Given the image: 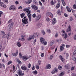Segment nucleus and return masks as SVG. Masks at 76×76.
Wrapping results in <instances>:
<instances>
[{"label": "nucleus", "mask_w": 76, "mask_h": 76, "mask_svg": "<svg viewBox=\"0 0 76 76\" xmlns=\"http://www.w3.org/2000/svg\"><path fill=\"white\" fill-rule=\"evenodd\" d=\"M23 11L24 12H26V13H28L27 15L28 16V15H31V11L29 10V9H26L25 8H24L23 9Z\"/></svg>", "instance_id": "1"}, {"label": "nucleus", "mask_w": 76, "mask_h": 76, "mask_svg": "<svg viewBox=\"0 0 76 76\" xmlns=\"http://www.w3.org/2000/svg\"><path fill=\"white\" fill-rule=\"evenodd\" d=\"M22 22L24 23L25 24H28V23H29L28 19L26 18V16L24 17L23 18V19H22Z\"/></svg>", "instance_id": "2"}, {"label": "nucleus", "mask_w": 76, "mask_h": 76, "mask_svg": "<svg viewBox=\"0 0 76 76\" xmlns=\"http://www.w3.org/2000/svg\"><path fill=\"white\" fill-rule=\"evenodd\" d=\"M9 10H12L13 11H15L16 10V7L14 5H12L9 8Z\"/></svg>", "instance_id": "3"}, {"label": "nucleus", "mask_w": 76, "mask_h": 76, "mask_svg": "<svg viewBox=\"0 0 76 76\" xmlns=\"http://www.w3.org/2000/svg\"><path fill=\"white\" fill-rule=\"evenodd\" d=\"M36 35V34L34 33V35L33 36H29V38H28L27 39L28 41H31V39H32L34 38L35 37L34 36V35Z\"/></svg>", "instance_id": "4"}, {"label": "nucleus", "mask_w": 76, "mask_h": 76, "mask_svg": "<svg viewBox=\"0 0 76 76\" xmlns=\"http://www.w3.org/2000/svg\"><path fill=\"white\" fill-rule=\"evenodd\" d=\"M31 8L32 9H34V10L35 11L38 10V7L35 6L34 5H31Z\"/></svg>", "instance_id": "5"}, {"label": "nucleus", "mask_w": 76, "mask_h": 76, "mask_svg": "<svg viewBox=\"0 0 76 76\" xmlns=\"http://www.w3.org/2000/svg\"><path fill=\"white\" fill-rule=\"evenodd\" d=\"M18 74L19 76H23L24 75V73H22V71L20 70L18 71Z\"/></svg>", "instance_id": "6"}, {"label": "nucleus", "mask_w": 76, "mask_h": 76, "mask_svg": "<svg viewBox=\"0 0 76 76\" xmlns=\"http://www.w3.org/2000/svg\"><path fill=\"white\" fill-rule=\"evenodd\" d=\"M22 58L24 61H26V60L28 59V56H24L22 57Z\"/></svg>", "instance_id": "7"}, {"label": "nucleus", "mask_w": 76, "mask_h": 76, "mask_svg": "<svg viewBox=\"0 0 76 76\" xmlns=\"http://www.w3.org/2000/svg\"><path fill=\"white\" fill-rule=\"evenodd\" d=\"M13 23H12L11 24H10L8 27V31H10V29H11V28L13 27Z\"/></svg>", "instance_id": "8"}, {"label": "nucleus", "mask_w": 76, "mask_h": 76, "mask_svg": "<svg viewBox=\"0 0 76 76\" xmlns=\"http://www.w3.org/2000/svg\"><path fill=\"white\" fill-rule=\"evenodd\" d=\"M0 5L1 6V7H2L6 8V5L5 4H4V3L3 2H0Z\"/></svg>", "instance_id": "9"}, {"label": "nucleus", "mask_w": 76, "mask_h": 76, "mask_svg": "<svg viewBox=\"0 0 76 76\" xmlns=\"http://www.w3.org/2000/svg\"><path fill=\"white\" fill-rule=\"evenodd\" d=\"M41 18V15H38L36 17V22H38Z\"/></svg>", "instance_id": "10"}, {"label": "nucleus", "mask_w": 76, "mask_h": 76, "mask_svg": "<svg viewBox=\"0 0 76 76\" xmlns=\"http://www.w3.org/2000/svg\"><path fill=\"white\" fill-rule=\"evenodd\" d=\"M42 26V23H38L37 24L36 27L37 28H40Z\"/></svg>", "instance_id": "11"}, {"label": "nucleus", "mask_w": 76, "mask_h": 76, "mask_svg": "<svg viewBox=\"0 0 76 76\" xmlns=\"http://www.w3.org/2000/svg\"><path fill=\"white\" fill-rule=\"evenodd\" d=\"M40 39L41 43L43 44L44 42V41H45V39L42 37H41L40 38Z\"/></svg>", "instance_id": "12"}, {"label": "nucleus", "mask_w": 76, "mask_h": 76, "mask_svg": "<svg viewBox=\"0 0 76 76\" xmlns=\"http://www.w3.org/2000/svg\"><path fill=\"white\" fill-rule=\"evenodd\" d=\"M25 3L27 4H30L32 2V0H25Z\"/></svg>", "instance_id": "13"}, {"label": "nucleus", "mask_w": 76, "mask_h": 76, "mask_svg": "<svg viewBox=\"0 0 76 76\" xmlns=\"http://www.w3.org/2000/svg\"><path fill=\"white\" fill-rule=\"evenodd\" d=\"M59 58L61 60L62 62H64V58H63V57L61 55H60L59 56Z\"/></svg>", "instance_id": "14"}, {"label": "nucleus", "mask_w": 76, "mask_h": 76, "mask_svg": "<svg viewBox=\"0 0 76 76\" xmlns=\"http://www.w3.org/2000/svg\"><path fill=\"white\" fill-rule=\"evenodd\" d=\"M56 19L55 18H53L52 21V23L53 25H54L56 23Z\"/></svg>", "instance_id": "15"}, {"label": "nucleus", "mask_w": 76, "mask_h": 76, "mask_svg": "<svg viewBox=\"0 0 76 76\" xmlns=\"http://www.w3.org/2000/svg\"><path fill=\"white\" fill-rule=\"evenodd\" d=\"M0 68L1 69H5V66L4 64H1L0 63Z\"/></svg>", "instance_id": "16"}, {"label": "nucleus", "mask_w": 76, "mask_h": 76, "mask_svg": "<svg viewBox=\"0 0 76 76\" xmlns=\"http://www.w3.org/2000/svg\"><path fill=\"white\" fill-rule=\"evenodd\" d=\"M18 54V50H17L16 51V53H12V56H17Z\"/></svg>", "instance_id": "17"}, {"label": "nucleus", "mask_w": 76, "mask_h": 76, "mask_svg": "<svg viewBox=\"0 0 76 76\" xmlns=\"http://www.w3.org/2000/svg\"><path fill=\"white\" fill-rule=\"evenodd\" d=\"M51 65L50 64H48L46 66V69H50L51 68Z\"/></svg>", "instance_id": "18"}, {"label": "nucleus", "mask_w": 76, "mask_h": 76, "mask_svg": "<svg viewBox=\"0 0 76 76\" xmlns=\"http://www.w3.org/2000/svg\"><path fill=\"white\" fill-rule=\"evenodd\" d=\"M47 15H48V16H50L51 18H53V15L51 13V12H48L47 13Z\"/></svg>", "instance_id": "19"}, {"label": "nucleus", "mask_w": 76, "mask_h": 76, "mask_svg": "<svg viewBox=\"0 0 76 76\" xmlns=\"http://www.w3.org/2000/svg\"><path fill=\"white\" fill-rule=\"evenodd\" d=\"M21 68L22 70H26L27 69V68L25 66H21Z\"/></svg>", "instance_id": "20"}, {"label": "nucleus", "mask_w": 76, "mask_h": 76, "mask_svg": "<svg viewBox=\"0 0 76 76\" xmlns=\"http://www.w3.org/2000/svg\"><path fill=\"white\" fill-rule=\"evenodd\" d=\"M60 2L58 3V4H57L56 6V9H58V8H59V7H60Z\"/></svg>", "instance_id": "21"}, {"label": "nucleus", "mask_w": 76, "mask_h": 76, "mask_svg": "<svg viewBox=\"0 0 76 76\" xmlns=\"http://www.w3.org/2000/svg\"><path fill=\"white\" fill-rule=\"evenodd\" d=\"M70 32L71 31V26H69L68 27V28L67 30V32Z\"/></svg>", "instance_id": "22"}, {"label": "nucleus", "mask_w": 76, "mask_h": 76, "mask_svg": "<svg viewBox=\"0 0 76 76\" xmlns=\"http://www.w3.org/2000/svg\"><path fill=\"white\" fill-rule=\"evenodd\" d=\"M28 16L29 18V22H31L32 21V20H31V15H28Z\"/></svg>", "instance_id": "23"}, {"label": "nucleus", "mask_w": 76, "mask_h": 76, "mask_svg": "<svg viewBox=\"0 0 76 76\" xmlns=\"http://www.w3.org/2000/svg\"><path fill=\"white\" fill-rule=\"evenodd\" d=\"M21 40L22 41H24L25 40V35H23L21 36Z\"/></svg>", "instance_id": "24"}, {"label": "nucleus", "mask_w": 76, "mask_h": 76, "mask_svg": "<svg viewBox=\"0 0 76 76\" xmlns=\"http://www.w3.org/2000/svg\"><path fill=\"white\" fill-rule=\"evenodd\" d=\"M66 9H67V11H68V12H71V10H70V9L69 8V7H66Z\"/></svg>", "instance_id": "25"}, {"label": "nucleus", "mask_w": 76, "mask_h": 76, "mask_svg": "<svg viewBox=\"0 0 76 76\" xmlns=\"http://www.w3.org/2000/svg\"><path fill=\"white\" fill-rule=\"evenodd\" d=\"M25 15V14L24 13H23L22 14H20V16L21 18H23Z\"/></svg>", "instance_id": "26"}, {"label": "nucleus", "mask_w": 76, "mask_h": 76, "mask_svg": "<svg viewBox=\"0 0 76 76\" xmlns=\"http://www.w3.org/2000/svg\"><path fill=\"white\" fill-rule=\"evenodd\" d=\"M32 73L34 75H37L38 74V72H37V71L35 70V71H33L32 72Z\"/></svg>", "instance_id": "27"}, {"label": "nucleus", "mask_w": 76, "mask_h": 76, "mask_svg": "<svg viewBox=\"0 0 76 76\" xmlns=\"http://www.w3.org/2000/svg\"><path fill=\"white\" fill-rule=\"evenodd\" d=\"M61 2L63 6H66V3H65V2H64V0H62Z\"/></svg>", "instance_id": "28"}, {"label": "nucleus", "mask_w": 76, "mask_h": 76, "mask_svg": "<svg viewBox=\"0 0 76 76\" xmlns=\"http://www.w3.org/2000/svg\"><path fill=\"white\" fill-rule=\"evenodd\" d=\"M60 51H63L64 50V47L62 46H61L60 47Z\"/></svg>", "instance_id": "29"}, {"label": "nucleus", "mask_w": 76, "mask_h": 76, "mask_svg": "<svg viewBox=\"0 0 76 76\" xmlns=\"http://www.w3.org/2000/svg\"><path fill=\"white\" fill-rule=\"evenodd\" d=\"M10 37V34L8 33L7 34V39H9V38Z\"/></svg>", "instance_id": "30"}, {"label": "nucleus", "mask_w": 76, "mask_h": 76, "mask_svg": "<svg viewBox=\"0 0 76 76\" xmlns=\"http://www.w3.org/2000/svg\"><path fill=\"white\" fill-rule=\"evenodd\" d=\"M17 45L18 47H19L21 46V44H20V42H18L17 43Z\"/></svg>", "instance_id": "31"}, {"label": "nucleus", "mask_w": 76, "mask_h": 76, "mask_svg": "<svg viewBox=\"0 0 76 76\" xmlns=\"http://www.w3.org/2000/svg\"><path fill=\"white\" fill-rule=\"evenodd\" d=\"M64 72H62L60 74L59 76H63V75H64Z\"/></svg>", "instance_id": "32"}, {"label": "nucleus", "mask_w": 76, "mask_h": 76, "mask_svg": "<svg viewBox=\"0 0 76 76\" xmlns=\"http://www.w3.org/2000/svg\"><path fill=\"white\" fill-rule=\"evenodd\" d=\"M64 72H62L60 74L59 76H63V75H64Z\"/></svg>", "instance_id": "33"}, {"label": "nucleus", "mask_w": 76, "mask_h": 76, "mask_svg": "<svg viewBox=\"0 0 76 76\" xmlns=\"http://www.w3.org/2000/svg\"><path fill=\"white\" fill-rule=\"evenodd\" d=\"M50 4L51 5H54L55 4V3L54 2L53 0H52L50 2Z\"/></svg>", "instance_id": "34"}, {"label": "nucleus", "mask_w": 76, "mask_h": 76, "mask_svg": "<svg viewBox=\"0 0 76 76\" xmlns=\"http://www.w3.org/2000/svg\"><path fill=\"white\" fill-rule=\"evenodd\" d=\"M54 71L56 72H58V69L56 68H55L54 69Z\"/></svg>", "instance_id": "35"}, {"label": "nucleus", "mask_w": 76, "mask_h": 76, "mask_svg": "<svg viewBox=\"0 0 76 76\" xmlns=\"http://www.w3.org/2000/svg\"><path fill=\"white\" fill-rule=\"evenodd\" d=\"M75 51H74L73 54V55L76 56V48L74 49Z\"/></svg>", "instance_id": "36"}, {"label": "nucleus", "mask_w": 76, "mask_h": 76, "mask_svg": "<svg viewBox=\"0 0 76 76\" xmlns=\"http://www.w3.org/2000/svg\"><path fill=\"white\" fill-rule=\"evenodd\" d=\"M64 38H65V39H66L67 38V35L66 33H65V36H64Z\"/></svg>", "instance_id": "37"}, {"label": "nucleus", "mask_w": 76, "mask_h": 76, "mask_svg": "<svg viewBox=\"0 0 76 76\" xmlns=\"http://www.w3.org/2000/svg\"><path fill=\"white\" fill-rule=\"evenodd\" d=\"M11 63H12V61H10L8 62L7 64L8 65H9L10 64H11Z\"/></svg>", "instance_id": "38"}, {"label": "nucleus", "mask_w": 76, "mask_h": 76, "mask_svg": "<svg viewBox=\"0 0 76 76\" xmlns=\"http://www.w3.org/2000/svg\"><path fill=\"white\" fill-rule=\"evenodd\" d=\"M36 67L37 69H39V66L38 65H36Z\"/></svg>", "instance_id": "39"}, {"label": "nucleus", "mask_w": 76, "mask_h": 76, "mask_svg": "<svg viewBox=\"0 0 76 76\" xmlns=\"http://www.w3.org/2000/svg\"><path fill=\"white\" fill-rule=\"evenodd\" d=\"M0 50L2 51L3 50V48L2 47V45H0Z\"/></svg>", "instance_id": "40"}, {"label": "nucleus", "mask_w": 76, "mask_h": 76, "mask_svg": "<svg viewBox=\"0 0 76 76\" xmlns=\"http://www.w3.org/2000/svg\"><path fill=\"white\" fill-rule=\"evenodd\" d=\"M58 69L59 70H61L62 69V66H58Z\"/></svg>", "instance_id": "41"}, {"label": "nucleus", "mask_w": 76, "mask_h": 76, "mask_svg": "<svg viewBox=\"0 0 76 76\" xmlns=\"http://www.w3.org/2000/svg\"><path fill=\"white\" fill-rule=\"evenodd\" d=\"M57 14H58V15H61V12H60V10L58 11Z\"/></svg>", "instance_id": "42"}, {"label": "nucleus", "mask_w": 76, "mask_h": 76, "mask_svg": "<svg viewBox=\"0 0 76 76\" xmlns=\"http://www.w3.org/2000/svg\"><path fill=\"white\" fill-rule=\"evenodd\" d=\"M54 44V42L53 41H52L50 43V45L52 46Z\"/></svg>", "instance_id": "43"}, {"label": "nucleus", "mask_w": 76, "mask_h": 76, "mask_svg": "<svg viewBox=\"0 0 76 76\" xmlns=\"http://www.w3.org/2000/svg\"><path fill=\"white\" fill-rule=\"evenodd\" d=\"M54 48H55V47H54V46H53L51 47L50 48V50H53Z\"/></svg>", "instance_id": "44"}, {"label": "nucleus", "mask_w": 76, "mask_h": 76, "mask_svg": "<svg viewBox=\"0 0 76 76\" xmlns=\"http://www.w3.org/2000/svg\"><path fill=\"white\" fill-rule=\"evenodd\" d=\"M65 67L66 69H69V66L67 65H65Z\"/></svg>", "instance_id": "45"}, {"label": "nucleus", "mask_w": 76, "mask_h": 76, "mask_svg": "<svg viewBox=\"0 0 76 76\" xmlns=\"http://www.w3.org/2000/svg\"><path fill=\"white\" fill-rule=\"evenodd\" d=\"M42 32L43 35H45V31H44V30H42Z\"/></svg>", "instance_id": "46"}, {"label": "nucleus", "mask_w": 76, "mask_h": 76, "mask_svg": "<svg viewBox=\"0 0 76 76\" xmlns=\"http://www.w3.org/2000/svg\"><path fill=\"white\" fill-rule=\"evenodd\" d=\"M12 22V19H11L9 20L8 22V23H11Z\"/></svg>", "instance_id": "47"}, {"label": "nucleus", "mask_w": 76, "mask_h": 76, "mask_svg": "<svg viewBox=\"0 0 76 76\" xmlns=\"http://www.w3.org/2000/svg\"><path fill=\"white\" fill-rule=\"evenodd\" d=\"M19 56L20 58H22L23 56H22V54L21 53H20L19 54Z\"/></svg>", "instance_id": "48"}, {"label": "nucleus", "mask_w": 76, "mask_h": 76, "mask_svg": "<svg viewBox=\"0 0 76 76\" xmlns=\"http://www.w3.org/2000/svg\"><path fill=\"white\" fill-rule=\"evenodd\" d=\"M53 55H50V60H51V59H52V58H53Z\"/></svg>", "instance_id": "49"}, {"label": "nucleus", "mask_w": 76, "mask_h": 76, "mask_svg": "<svg viewBox=\"0 0 76 76\" xmlns=\"http://www.w3.org/2000/svg\"><path fill=\"white\" fill-rule=\"evenodd\" d=\"M73 9H76V4H74L73 5Z\"/></svg>", "instance_id": "50"}, {"label": "nucleus", "mask_w": 76, "mask_h": 76, "mask_svg": "<svg viewBox=\"0 0 76 76\" xmlns=\"http://www.w3.org/2000/svg\"><path fill=\"white\" fill-rule=\"evenodd\" d=\"M41 56L42 57H44V53H42L41 54Z\"/></svg>", "instance_id": "51"}, {"label": "nucleus", "mask_w": 76, "mask_h": 76, "mask_svg": "<svg viewBox=\"0 0 76 76\" xmlns=\"http://www.w3.org/2000/svg\"><path fill=\"white\" fill-rule=\"evenodd\" d=\"M39 5H40V6H42V3L41 2V1H39Z\"/></svg>", "instance_id": "52"}, {"label": "nucleus", "mask_w": 76, "mask_h": 76, "mask_svg": "<svg viewBox=\"0 0 76 76\" xmlns=\"http://www.w3.org/2000/svg\"><path fill=\"white\" fill-rule=\"evenodd\" d=\"M36 14H33L32 16L33 18H35V17H36Z\"/></svg>", "instance_id": "53"}, {"label": "nucleus", "mask_w": 76, "mask_h": 76, "mask_svg": "<svg viewBox=\"0 0 76 76\" xmlns=\"http://www.w3.org/2000/svg\"><path fill=\"white\" fill-rule=\"evenodd\" d=\"M31 66V64H29L28 65V68H30Z\"/></svg>", "instance_id": "54"}, {"label": "nucleus", "mask_w": 76, "mask_h": 76, "mask_svg": "<svg viewBox=\"0 0 76 76\" xmlns=\"http://www.w3.org/2000/svg\"><path fill=\"white\" fill-rule=\"evenodd\" d=\"M66 48H69L70 47V45H66Z\"/></svg>", "instance_id": "55"}, {"label": "nucleus", "mask_w": 76, "mask_h": 76, "mask_svg": "<svg viewBox=\"0 0 76 76\" xmlns=\"http://www.w3.org/2000/svg\"><path fill=\"white\" fill-rule=\"evenodd\" d=\"M43 44L44 45H47V41H45Z\"/></svg>", "instance_id": "56"}, {"label": "nucleus", "mask_w": 76, "mask_h": 76, "mask_svg": "<svg viewBox=\"0 0 76 76\" xmlns=\"http://www.w3.org/2000/svg\"><path fill=\"white\" fill-rule=\"evenodd\" d=\"M1 34L2 35H4V31H1Z\"/></svg>", "instance_id": "57"}, {"label": "nucleus", "mask_w": 76, "mask_h": 76, "mask_svg": "<svg viewBox=\"0 0 76 76\" xmlns=\"http://www.w3.org/2000/svg\"><path fill=\"white\" fill-rule=\"evenodd\" d=\"M58 34L57 33H56L55 36V37H58Z\"/></svg>", "instance_id": "58"}, {"label": "nucleus", "mask_w": 76, "mask_h": 76, "mask_svg": "<svg viewBox=\"0 0 76 76\" xmlns=\"http://www.w3.org/2000/svg\"><path fill=\"white\" fill-rule=\"evenodd\" d=\"M70 20L72 21L73 20V17H71L69 18Z\"/></svg>", "instance_id": "59"}, {"label": "nucleus", "mask_w": 76, "mask_h": 76, "mask_svg": "<svg viewBox=\"0 0 76 76\" xmlns=\"http://www.w3.org/2000/svg\"><path fill=\"white\" fill-rule=\"evenodd\" d=\"M73 60H74V61H76V58L75 57H74L73 58Z\"/></svg>", "instance_id": "60"}, {"label": "nucleus", "mask_w": 76, "mask_h": 76, "mask_svg": "<svg viewBox=\"0 0 76 76\" xmlns=\"http://www.w3.org/2000/svg\"><path fill=\"white\" fill-rule=\"evenodd\" d=\"M15 3L16 4H19V2L17 1H15Z\"/></svg>", "instance_id": "61"}, {"label": "nucleus", "mask_w": 76, "mask_h": 76, "mask_svg": "<svg viewBox=\"0 0 76 76\" xmlns=\"http://www.w3.org/2000/svg\"><path fill=\"white\" fill-rule=\"evenodd\" d=\"M18 64H21V63H22V62L18 60Z\"/></svg>", "instance_id": "62"}, {"label": "nucleus", "mask_w": 76, "mask_h": 76, "mask_svg": "<svg viewBox=\"0 0 76 76\" xmlns=\"http://www.w3.org/2000/svg\"><path fill=\"white\" fill-rule=\"evenodd\" d=\"M4 1L5 3H8V0H4Z\"/></svg>", "instance_id": "63"}, {"label": "nucleus", "mask_w": 76, "mask_h": 76, "mask_svg": "<svg viewBox=\"0 0 76 76\" xmlns=\"http://www.w3.org/2000/svg\"><path fill=\"white\" fill-rule=\"evenodd\" d=\"M55 72L53 70L52 71L51 73L52 74H54V73H55Z\"/></svg>", "instance_id": "64"}]
</instances>
